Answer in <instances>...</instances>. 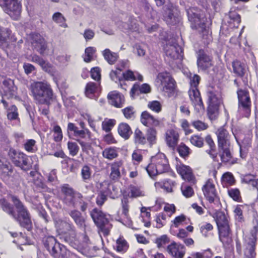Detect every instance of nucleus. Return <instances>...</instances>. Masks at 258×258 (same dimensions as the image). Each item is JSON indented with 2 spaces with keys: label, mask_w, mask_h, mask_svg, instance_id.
I'll return each instance as SVG.
<instances>
[{
  "label": "nucleus",
  "mask_w": 258,
  "mask_h": 258,
  "mask_svg": "<svg viewBox=\"0 0 258 258\" xmlns=\"http://www.w3.org/2000/svg\"><path fill=\"white\" fill-rule=\"evenodd\" d=\"M258 226L255 225L250 230L249 233L243 236V249H242L241 245L239 241L236 242V251L239 254L243 253V258L256 257V244L257 242V235Z\"/></svg>",
  "instance_id": "1"
},
{
  "label": "nucleus",
  "mask_w": 258,
  "mask_h": 258,
  "mask_svg": "<svg viewBox=\"0 0 258 258\" xmlns=\"http://www.w3.org/2000/svg\"><path fill=\"white\" fill-rule=\"evenodd\" d=\"M31 94L39 104H47L52 99L53 93L50 86L43 82H33L29 87Z\"/></svg>",
  "instance_id": "2"
},
{
  "label": "nucleus",
  "mask_w": 258,
  "mask_h": 258,
  "mask_svg": "<svg viewBox=\"0 0 258 258\" xmlns=\"http://www.w3.org/2000/svg\"><path fill=\"white\" fill-rule=\"evenodd\" d=\"M169 169L168 161L165 155L162 153H159L152 157L150 163L146 167V171L151 177L165 173Z\"/></svg>",
  "instance_id": "3"
},
{
  "label": "nucleus",
  "mask_w": 258,
  "mask_h": 258,
  "mask_svg": "<svg viewBox=\"0 0 258 258\" xmlns=\"http://www.w3.org/2000/svg\"><path fill=\"white\" fill-rule=\"evenodd\" d=\"M11 200L13 202L16 209L17 214L14 213L13 217L16 219L21 226L30 230L32 227V222L30 214L22 203L15 196H12Z\"/></svg>",
  "instance_id": "4"
},
{
  "label": "nucleus",
  "mask_w": 258,
  "mask_h": 258,
  "mask_svg": "<svg viewBox=\"0 0 258 258\" xmlns=\"http://www.w3.org/2000/svg\"><path fill=\"white\" fill-rule=\"evenodd\" d=\"M165 59L172 67H174L182 58V48L175 41L167 43L165 47Z\"/></svg>",
  "instance_id": "5"
},
{
  "label": "nucleus",
  "mask_w": 258,
  "mask_h": 258,
  "mask_svg": "<svg viewBox=\"0 0 258 258\" xmlns=\"http://www.w3.org/2000/svg\"><path fill=\"white\" fill-rule=\"evenodd\" d=\"M90 215L99 231L102 232L104 235H108L112 225L106 215L97 208L93 209L90 212Z\"/></svg>",
  "instance_id": "6"
},
{
  "label": "nucleus",
  "mask_w": 258,
  "mask_h": 258,
  "mask_svg": "<svg viewBox=\"0 0 258 258\" xmlns=\"http://www.w3.org/2000/svg\"><path fill=\"white\" fill-rule=\"evenodd\" d=\"M237 93L238 99V111L243 116L248 117L250 113L251 106L249 92L246 90L239 89Z\"/></svg>",
  "instance_id": "7"
},
{
  "label": "nucleus",
  "mask_w": 258,
  "mask_h": 258,
  "mask_svg": "<svg viewBox=\"0 0 258 258\" xmlns=\"http://www.w3.org/2000/svg\"><path fill=\"white\" fill-rule=\"evenodd\" d=\"M81 130L73 123L69 122L67 126V133L69 137L71 138V135L77 138L91 139V133L90 131L86 127L84 122L81 121L79 123Z\"/></svg>",
  "instance_id": "8"
},
{
  "label": "nucleus",
  "mask_w": 258,
  "mask_h": 258,
  "mask_svg": "<svg viewBox=\"0 0 258 258\" xmlns=\"http://www.w3.org/2000/svg\"><path fill=\"white\" fill-rule=\"evenodd\" d=\"M163 9L164 19L168 24L173 25L179 21V11L173 4L168 2Z\"/></svg>",
  "instance_id": "9"
},
{
  "label": "nucleus",
  "mask_w": 258,
  "mask_h": 258,
  "mask_svg": "<svg viewBox=\"0 0 258 258\" xmlns=\"http://www.w3.org/2000/svg\"><path fill=\"white\" fill-rule=\"evenodd\" d=\"M156 82L158 84V87L162 91L168 92L174 88L175 81L170 74L166 72L159 73Z\"/></svg>",
  "instance_id": "10"
},
{
  "label": "nucleus",
  "mask_w": 258,
  "mask_h": 258,
  "mask_svg": "<svg viewBox=\"0 0 258 258\" xmlns=\"http://www.w3.org/2000/svg\"><path fill=\"white\" fill-rule=\"evenodd\" d=\"M2 6L4 11L12 19H18L20 15L21 8L18 0H4Z\"/></svg>",
  "instance_id": "11"
},
{
  "label": "nucleus",
  "mask_w": 258,
  "mask_h": 258,
  "mask_svg": "<svg viewBox=\"0 0 258 258\" xmlns=\"http://www.w3.org/2000/svg\"><path fill=\"white\" fill-rule=\"evenodd\" d=\"M10 155L12 158L13 163L23 170H28L30 164L29 161V157L21 152H17L14 150L10 152Z\"/></svg>",
  "instance_id": "12"
},
{
  "label": "nucleus",
  "mask_w": 258,
  "mask_h": 258,
  "mask_svg": "<svg viewBox=\"0 0 258 258\" xmlns=\"http://www.w3.org/2000/svg\"><path fill=\"white\" fill-rule=\"evenodd\" d=\"M187 15L189 21L191 23V27L194 29H201L203 31L206 29V25L204 19H202L197 10L190 8L186 10Z\"/></svg>",
  "instance_id": "13"
},
{
  "label": "nucleus",
  "mask_w": 258,
  "mask_h": 258,
  "mask_svg": "<svg viewBox=\"0 0 258 258\" xmlns=\"http://www.w3.org/2000/svg\"><path fill=\"white\" fill-rule=\"evenodd\" d=\"M202 190L205 197L210 203H214L219 201L215 184L212 179H209L206 181Z\"/></svg>",
  "instance_id": "14"
},
{
  "label": "nucleus",
  "mask_w": 258,
  "mask_h": 258,
  "mask_svg": "<svg viewBox=\"0 0 258 258\" xmlns=\"http://www.w3.org/2000/svg\"><path fill=\"white\" fill-rule=\"evenodd\" d=\"M3 89L4 91L2 102L5 108H7L8 103L5 101V98L9 99L15 95L16 88L14 85V82L11 79L5 80L3 83Z\"/></svg>",
  "instance_id": "15"
},
{
  "label": "nucleus",
  "mask_w": 258,
  "mask_h": 258,
  "mask_svg": "<svg viewBox=\"0 0 258 258\" xmlns=\"http://www.w3.org/2000/svg\"><path fill=\"white\" fill-rule=\"evenodd\" d=\"M197 63L199 70L206 71L213 66L212 57L201 49L198 52Z\"/></svg>",
  "instance_id": "16"
},
{
  "label": "nucleus",
  "mask_w": 258,
  "mask_h": 258,
  "mask_svg": "<svg viewBox=\"0 0 258 258\" xmlns=\"http://www.w3.org/2000/svg\"><path fill=\"white\" fill-rule=\"evenodd\" d=\"M140 120L143 125L149 127H159L162 124L161 120L155 117L147 111H144L142 113Z\"/></svg>",
  "instance_id": "17"
},
{
  "label": "nucleus",
  "mask_w": 258,
  "mask_h": 258,
  "mask_svg": "<svg viewBox=\"0 0 258 258\" xmlns=\"http://www.w3.org/2000/svg\"><path fill=\"white\" fill-rule=\"evenodd\" d=\"M216 135L218 138V147H230V135L224 126L218 129Z\"/></svg>",
  "instance_id": "18"
},
{
  "label": "nucleus",
  "mask_w": 258,
  "mask_h": 258,
  "mask_svg": "<svg viewBox=\"0 0 258 258\" xmlns=\"http://www.w3.org/2000/svg\"><path fill=\"white\" fill-rule=\"evenodd\" d=\"M110 173L109 177L114 181H118L121 177V171L124 169L121 160L114 161L110 164Z\"/></svg>",
  "instance_id": "19"
},
{
  "label": "nucleus",
  "mask_w": 258,
  "mask_h": 258,
  "mask_svg": "<svg viewBox=\"0 0 258 258\" xmlns=\"http://www.w3.org/2000/svg\"><path fill=\"white\" fill-rule=\"evenodd\" d=\"M177 172L185 180L195 184L196 183L195 178L192 174L191 169L187 166L181 164L177 166Z\"/></svg>",
  "instance_id": "20"
},
{
  "label": "nucleus",
  "mask_w": 258,
  "mask_h": 258,
  "mask_svg": "<svg viewBox=\"0 0 258 258\" xmlns=\"http://www.w3.org/2000/svg\"><path fill=\"white\" fill-rule=\"evenodd\" d=\"M100 91L99 82H90L86 84L85 93L87 97L90 99H96Z\"/></svg>",
  "instance_id": "21"
},
{
  "label": "nucleus",
  "mask_w": 258,
  "mask_h": 258,
  "mask_svg": "<svg viewBox=\"0 0 258 258\" xmlns=\"http://www.w3.org/2000/svg\"><path fill=\"white\" fill-rule=\"evenodd\" d=\"M107 98L111 105L117 108L122 107L125 101L123 95L116 91L109 92Z\"/></svg>",
  "instance_id": "22"
},
{
  "label": "nucleus",
  "mask_w": 258,
  "mask_h": 258,
  "mask_svg": "<svg viewBox=\"0 0 258 258\" xmlns=\"http://www.w3.org/2000/svg\"><path fill=\"white\" fill-rule=\"evenodd\" d=\"M32 42L36 50L43 54L47 48V44L44 39L39 34L34 33L32 35Z\"/></svg>",
  "instance_id": "23"
},
{
  "label": "nucleus",
  "mask_w": 258,
  "mask_h": 258,
  "mask_svg": "<svg viewBox=\"0 0 258 258\" xmlns=\"http://www.w3.org/2000/svg\"><path fill=\"white\" fill-rule=\"evenodd\" d=\"M188 94L192 105L199 110L204 109L200 93L197 88H190Z\"/></svg>",
  "instance_id": "24"
},
{
  "label": "nucleus",
  "mask_w": 258,
  "mask_h": 258,
  "mask_svg": "<svg viewBox=\"0 0 258 258\" xmlns=\"http://www.w3.org/2000/svg\"><path fill=\"white\" fill-rule=\"evenodd\" d=\"M167 251L174 258H182L185 253L184 246L175 243L169 245Z\"/></svg>",
  "instance_id": "25"
},
{
  "label": "nucleus",
  "mask_w": 258,
  "mask_h": 258,
  "mask_svg": "<svg viewBox=\"0 0 258 258\" xmlns=\"http://www.w3.org/2000/svg\"><path fill=\"white\" fill-rule=\"evenodd\" d=\"M165 141L169 147L174 149L179 141L178 133L173 130H167L165 134Z\"/></svg>",
  "instance_id": "26"
},
{
  "label": "nucleus",
  "mask_w": 258,
  "mask_h": 258,
  "mask_svg": "<svg viewBox=\"0 0 258 258\" xmlns=\"http://www.w3.org/2000/svg\"><path fill=\"white\" fill-rule=\"evenodd\" d=\"M215 219L218 230L230 228L227 218L223 212H217L215 214Z\"/></svg>",
  "instance_id": "27"
},
{
  "label": "nucleus",
  "mask_w": 258,
  "mask_h": 258,
  "mask_svg": "<svg viewBox=\"0 0 258 258\" xmlns=\"http://www.w3.org/2000/svg\"><path fill=\"white\" fill-rule=\"evenodd\" d=\"M220 241L225 247H228L232 242V231L230 228L218 230Z\"/></svg>",
  "instance_id": "28"
},
{
  "label": "nucleus",
  "mask_w": 258,
  "mask_h": 258,
  "mask_svg": "<svg viewBox=\"0 0 258 258\" xmlns=\"http://www.w3.org/2000/svg\"><path fill=\"white\" fill-rule=\"evenodd\" d=\"M82 199H83V195L78 191L66 198H61L62 203L66 206L71 208L76 207L77 203L76 200L77 199L81 200Z\"/></svg>",
  "instance_id": "29"
},
{
  "label": "nucleus",
  "mask_w": 258,
  "mask_h": 258,
  "mask_svg": "<svg viewBox=\"0 0 258 258\" xmlns=\"http://www.w3.org/2000/svg\"><path fill=\"white\" fill-rule=\"evenodd\" d=\"M219 149L221 159L223 162L229 164H233L236 162L235 159L232 157L229 147H219Z\"/></svg>",
  "instance_id": "30"
},
{
  "label": "nucleus",
  "mask_w": 258,
  "mask_h": 258,
  "mask_svg": "<svg viewBox=\"0 0 258 258\" xmlns=\"http://www.w3.org/2000/svg\"><path fill=\"white\" fill-rule=\"evenodd\" d=\"M209 104L220 105V95L213 87H209L207 91Z\"/></svg>",
  "instance_id": "31"
},
{
  "label": "nucleus",
  "mask_w": 258,
  "mask_h": 258,
  "mask_svg": "<svg viewBox=\"0 0 258 258\" xmlns=\"http://www.w3.org/2000/svg\"><path fill=\"white\" fill-rule=\"evenodd\" d=\"M232 68L233 73L240 78L244 76L246 70V64L238 60L233 61Z\"/></svg>",
  "instance_id": "32"
},
{
  "label": "nucleus",
  "mask_w": 258,
  "mask_h": 258,
  "mask_svg": "<svg viewBox=\"0 0 258 258\" xmlns=\"http://www.w3.org/2000/svg\"><path fill=\"white\" fill-rule=\"evenodd\" d=\"M128 196L131 198H138L146 196V192L141 186L131 185L128 187Z\"/></svg>",
  "instance_id": "33"
},
{
  "label": "nucleus",
  "mask_w": 258,
  "mask_h": 258,
  "mask_svg": "<svg viewBox=\"0 0 258 258\" xmlns=\"http://www.w3.org/2000/svg\"><path fill=\"white\" fill-rule=\"evenodd\" d=\"M68 254V251L66 247L60 244H56L55 249L50 252V254L54 258H67Z\"/></svg>",
  "instance_id": "34"
},
{
  "label": "nucleus",
  "mask_w": 258,
  "mask_h": 258,
  "mask_svg": "<svg viewBox=\"0 0 258 258\" xmlns=\"http://www.w3.org/2000/svg\"><path fill=\"white\" fill-rule=\"evenodd\" d=\"M69 214L78 226L83 227L85 225V219L80 211L73 210L70 211Z\"/></svg>",
  "instance_id": "35"
},
{
  "label": "nucleus",
  "mask_w": 258,
  "mask_h": 258,
  "mask_svg": "<svg viewBox=\"0 0 258 258\" xmlns=\"http://www.w3.org/2000/svg\"><path fill=\"white\" fill-rule=\"evenodd\" d=\"M118 155V149L116 147L106 148L102 152L103 157L110 160L117 158Z\"/></svg>",
  "instance_id": "36"
},
{
  "label": "nucleus",
  "mask_w": 258,
  "mask_h": 258,
  "mask_svg": "<svg viewBox=\"0 0 258 258\" xmlns=\"http://www.w3.org/2000/svg\"><path fill=\"white\" fill-rule=\"evenodd\" d=\"M43 242L45 247L50 253L55 249L56 244H60L56 241L55 238L53 236H48L46 237L44 239Z\"/></svg>",
  "instance_id": "37"
},
{
  "label": "nucleus",
  "mask_w": 258,
  "mask_h": 258,
  "mask_svg": "<svg viewBox=\"0 0 258 258\" xmlns=\"http://www.w3.org/2000/svg\"><path fill=\"white\" fill-rule=\"evenodd\" d=\"M118 132L125 139H127L132 133L130 126L126 123H121L119 125Z\"/></svg>",
  "instance_id": "38"
},
{
  "label": "nucleus",
  "mask_w": 258,
  "mask_h": 258,
  "mask_svg": "<svg viewBox=\"0 0 258 258\" xmlns=\"http://www.w3.org/2000/svg\"><path fill=\"white\" fill-rule=\"evenodd\" d=\"M138 90L141 93H148L151 91V88L147 84H143L141 86L135 84L131 91V96H133Z\"/></svg>",
  "instance_id": "39"
},
{
  "label": "nucleus",
  "mask_w": 258,
  "mask_h": 258,
  "mask_svg": "<svg viewBox=\"0 0 258 258\" xmlns=\"http://www.w3.org/2000/svg\"><path fill=\"white\" fill-rule=\"evenodd\" d=\"M128 248L126 241L123 238L119 237L116 240L114 248L117 252L124 253Z\"/></svg>",
  "instance_id": "40"
},
{
  "label": "nucleus",
  "mask_w": 258,
  "mask_h": 258,
  "mask_svg": "<svg viewBox=\"0 0 258 258\" xmlns=\"http://www.w3.org/2000/svg\"><path fill=\"white\" fill-rule=\"evenodd\" d=\"M102 53L105 59L110 64L114 63L118 58L117 54L109 49H105Z\"/></svg>",
  "instance_id": "41"
},
{
  "label": "nucleus",
  "mask_w": 258,
  "mask_h": 258,
  "mask_svg": "<svg viewBox=\"0 0 258 258\" xmlns=\"http://www.w3.org/2000/svg\"><path fill=\"white\" fill-rule=\"evenodd\" d=\"M11 31L7 28H3L0 27V45L6 46L8 45V39L11 34Z\"/></svg>",
  "instance_id": "42"
},
{
  "label": "nucleus",
  "mask_w": 258,
  "mask_h": 258,
  "mask_svg": "<svg viewBox=\"0 0 258 258\" xmlns=\"http://www.w3.org/2000/svg\"><path fill=\"white\" fill-rule=\"evenodd\" d=\"M124 79L125 80L134 81L138 80L139 81H143V77L142 75L139 74L138 72H133L130 70H128L125 73H122Z\"/></svg>",
  "instance_id": "43"
},
{
  "label": "nucleus",
  "mask_w": 258,
  "mask_h": 258,
  "mask_svg": "<svg viewBox=\"0 0 258 258\" xmlns=\"http://www.w3.org/2000/svg\"><path fill=\"white\" fill-rule=\"evenodd\" d=\"M61 198H66L77 192L69 184H63L60 187Z\"/></svg>",
  "instance_id": "44"
},
{
  "label": "nucleus",
  "mask_w": 258,
  "mask_h": 258,
  "mask_svg": "<svg viewBox=\"0 0 258 258\" xmlns=\"http://www.w3.org/2000/svg\"><path fill=\"white\" fill-rule=\"evenodd\" d=\"M0 207L4 212H6L9 215L12 216L14 215L15 212L13 207L5 199H0Z\"/></svg>",
  "instance_id": "45"
},
{
  "label": "nucleus",
  "mask_w": 258,
  "mask_h": 258,
  "mask_svg": "<svg viewBox=\"0 0 258 258\" xmlns=\"http://www.w3.org/2000/svg\"><path fill=\"white\" fill-rule=\"evenodd\" d=\"M134 140L136 144L145 145L147 139L144 133L139 129L137 128L134 133Z\"/></svg>",
  "instance_id": "46"
},
{
  "label": "nucleus",
  "mask_w": 258,
  "mask_h": 258,
  "mask_svg": "<svg viewBox=\"0 0 258 258\" xmlns=\"http://www.w3.org/2000/svg\"><path fill=\"white\" fill-rule=\"evenodd\" d=\"M61 224L62 226H66L68 230H71L70 233H69L70 236L68 237L67 235L65 238L66 241L68 242H73L75 239L76 237V233L75 231L73 230L74 226L73 224L64 221H61Z\"/></svg>",
  "instance_id": "47"
},
{
  "label": "nucleus",
  "mask_w": 258,
  "mask_h": 258,
  "mask_svg": "<svg viewBox=\"0 0 258 258\" xmlns=\"http://www.w3.org/2000/svg\"><path fill=\"white\" fill-rule=\"evenodd\" d=\"M52 19L55 23L58 24L60 26L63 28L68 27V25L66 23V20L60 13H55L52 16Z\"/></svg>",
  "instance_id": "48"
},
{
  "label": "nucleus",
  "mask_w": 258,
  "mask_h": 258,
  "mask_svg": "<svg viewBox=\"0 0 258 258\" xmlns=\"http://www.w3.org/2000/svg\"><path fill=\"white\" fill-rule=\"evenodd\" d=\"M182 195L186 198L191 197L194 195V190L192 187L186 183H183L181 186Z\"/></svg>",
  "instance_id": "49"
},
{
  "label": "nucleus",
  "mask_w": 258,
  "mask_h": 258,
  "mask_svg": "<svg viewBox=\"0 0 258 258\" xmlns=\"http://www.w3.org/2000/svg\"><path fill=\"white\" fill-rule=\"evenodd\" d=\"M219 105L209 104L208 114L211 120L215 119L218 115Z\"/></svg>",
  "instance_id": "50"
},
{
  "label": "nucleus",
  "mask_w": 258,
  "mask_h": 258,
  "mask_svg": "<svg viewBox=\"0 0 258 258\" xmlns=\"http://www.w3.org/2000/svg\"><path fill=\"white\" fill-rule=\"evenodd\" d=\"M53 132V139L56 142H60L63 138V134L61 127L57 124L53 126L52 128Z\"/></svg>",
  "instance_id": "51"
},
{
  "label": "nucleus",
  "mask_w": 258,
  "mask_h": 258,
  "mask_svg": "<svg viewBox=\"0 0 258 258\" xmlns=\"http://www.w3.org/2000/svg\"><path fill=\"white\" fill-rule=\"evenodd\" d=\"M157 131L154 127H149L146 132V139L150 144L155 143Z\"/></svg>",
  "instance_id": "52"
},
{
  "label": "nucleus",
  "mask_w": 258,
  "mask_h": 258,
  "mask_svg": "<svg viewBox=\"0 0 258 258\" xmlns=\"http://www.w3.org/2000/svg\"><path fill=\"white\" fill-rule=\"evenodd\" d=\"M229 17L230 20L229 23H233L234 27H238L241 21L240 15L235 11L231 10L229 13Z\"/></svg>",
  "instance_id": "53"
},
{
  "label": "nucleus",
  "mask_w": 258,
  "mask_h": 258,
  "mask_svg": "<svg viewBox=\"0 0 258 258\" xmlns=\"http://www.w3.org/2000/svg\"><path fill=\"white\" fill-rule=\"evenodd\" d=\"M92 174L91 168L87 165L84 166L81 170V176L83 181L88 182L90 179Z\"/></svg>",
  "instance_id": "54"
},
{
  "label": "nucleus",
  "mask_w": 258,
  "mask_h": 258,
  "mask_svg": "<svg viewBox=\"0 0 258 258\" xmlns=\"http://www.w3.org/2000/svg\"><path fill=\"white\" fill-rule=\"evenodd\" d=\"M228 194L234 201L240 202L241 197L240 192L238 188H230L228 190Z\"/></svg>",
  "instance_id": "55"
},
{
  "label": "nucleus",
  "mask_w": 258,
  "mask_h": 258,
  "mask_svg": "<svg viewBox=\"0 0 258 258\" xmlns=\"http://www.w3.org/2000/svg\"><path fill=\"white\" fill-rule=\"evenodd\" d=\"M96 49L93 47H88L86 48L85 54L84 55V60L86 62H89L93 59V57Z\"/></svg>",
  "instance_id": "56"
},
{
  "label": "nucleus",
  "mask_w": 258,
  "mask_h": 258,
  "mask_svg": "<svg viewBox=\"0 0 258 258\" xmlns=\"http://www.w3.org/2000/svg\"><path fill=\"white\" fill-rule=\"evenodd\" d=\"M67 145L70 154L72 156H75L78 154L79 151V147L76 143L69 141L68 142Z\"/></svg>",
  "instance_id": "57"
},
{
  "label": "nucleus",
  "mask_w": 258,
  "mask_h": 258,
  "mask_svg": "<svg viewBox=\"0 0 258 258\" xmlns=\"http://www.w3.org/2000/svg\"><path fill=\"white\" fill-rule=\"evenodd\" d=\"M190 143L194 146L201 148L204 145L203 139L198 135L192 136L190 138Z\"/></svg>",
  "instance_id": "58"
},
{
  "label": "nucleus",
  "mask_w": 258,
  "mask_h": 258,
  "mask_svg": "<svg viewBox=\"0 0 258 258\" xmlns=\"http://www.w3.org/2000/svg\"><path fill=\"white\" fill-rule=\"evenodd\" d=\"M35 144L34 140H28L24 144L25 149L29 152H34L36 150Z\"/></svg>",
  "instance_id": "59"
},
{
  "label": "nucleus",
  "mask_w": 258,
  "mask_h": 258,
  "mask_svg": "<svg viewBox=\"0 0 258 258\" xmlns=\"http://www.w3.org/2000/svg\"><path fill=\"white\" fill-rule=\"evenodd\" d=\"M148 107L152 111L159 113L161 111L162 105L158 101H150L148 104Z\"/></svg>",
  "instance_id": "60"
},
{
  "label": "nucleus",
  "mask_w": 258,
  "mask_h": 258,
  "mask_svg": "<svg viewBox=\"0 0 258 258\" xmlns=\"http://www.w3.org/2000/svg\"><path fill=\"white\" fill-rule=\"evenodd\" d=\"M251 145L249 142H247L246 143L243 142L242 145L240 146V156L242 158L244 159L246 158L249 149Z\"/></svg>",
  "instance_id": "61"
},
{
  "label": "nucleus",
  "mask_w": 258,
  "mask_h": 258,
  "mask_svg": "<svg viewBox=\"0 0 258 258\" xmlns=\"http://www.w3.org/2000/svg\"><path fill=\"white\" fill-rule=\"evenodd\" d=\"M222 181L228 185H232L235 182V179L232 173L226 172L223 175Z\"/></svg>",
  "instance_id": "62"
},
{
  "label": "nucleus",
  "mask_w": 258,
  "mask_h": 258,
  "mask_svg": "<svg viewBox=\"0 0 258 258\" xmlns=\"http://www.w3.org/2000/svg\"><path fill=\"white\" fill-rule=\"evenodd\" d=\"M8 118L10 120H14L17 118L18 114L17 112V108L15 105H12L8 109Z\"/></svg>",
  "instance_id": "63"
},
{
  "label": "nucleus",
  "mask_w": 258,
  "mask_h": 258,
  "mask_svg": "<svg viewBox=\"0 0 258 258\" xmlns=\"http://www.w3.org/2000/svg\"><path fill=\"white\" fill-rule=\"evenodd\" d=\"M177 151L182 157L187 156L189 154V148L185 144L181 143L178 147Z\"/></svg>",
  "instance_id": "64"
}]
</instances>
